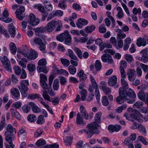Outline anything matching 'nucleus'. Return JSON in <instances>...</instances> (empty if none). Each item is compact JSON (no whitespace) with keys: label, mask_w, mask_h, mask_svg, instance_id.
I'll return each instance as SVG.
<instances>
[{"label":"nucleus","mask_w":148,"mask_h":148,"mask_svg":"<svg viewBox=\"0 0 148 148\" xmlns=\"http://www.w3.org/2000/svg\"><path fill=\"white\" fill-rule=\"evenodd\" d=\"M102 65L100 62L98 60H96L95 62V67L97 71H99L101 69Z\"/></svg>","instance_id":"54"},{"label":"nucleus","mask_w":148,"mask_h":148,"mask_svg":"<svg viewBox=\"0 0 148 148\" xmlns=\"http://www.w3.org/2000/svg\"><path fill=\"white\" fill-rule=\"evenodd\" d=\"M22 49L20 51V53L25 57L29 53V49L28 46L27 45H23L22 47Z\"/></svg>","instance_id":"25"},{"label":"nucleus","mask_w":148,"mask_h":148,"mask_svg":"<svg viewBox=\"0 0 148 148\" xmlns=\"http://www.w3.org/2000/svg\"><path fill=\"white\" fill-rule=\"evenodd\" d=\"M102 88L106 95H107L111 92V88L105 86H102Z\"/></svg>","instance_id":"48"},{"label":"nucleus","mask_w":148,"mask_h":148,"mask_svg":"<svg viewBox=\"0 0 148 148\" xmlns=\"http://www.w3.org/2000/svg\"><path fill=\"white\" fill-rule=\"evenodd\" d=\"M121 4L122 6L127 15L128 16H130V11L126 5L123 2Z\"/></svg>","instance_id":"60"},{"label":"nucleus","mask_w":148,"mask_h":148,"mask_svg":"<svg viewBox=\"0 0 148 148\" xmlns=\"http://www.w3.org/2000/svg\"><path fill=\"white\" fill-rule=\"evenodd\" d=\"M121 127L119 125H110L108 127L109 131L110 132H113L114 131L117 132L121 129Z\"/></svg>","instance_id":"24"},{"label":"nucleus","mask_w":148,"mask_h":148,"mask_svg":"<svg viewBox=\"0 0 148 148\" xmlns=\"http://www.w3.org/2000/svg\"><path fill=\"white\" fill-rule=\"evenodd\" d=\"M11 93L12 95V98L16 100L19 99L20 94L18 89L16 88L11 89L10 90Z\"/></svg>","instance_id":"17"},{"label":"nucleus","mask_w":148,"mask_h":148,"mask_svg":"<svg viewBox=\"0 0 148 148\" xmlns=\"http://www.w3.org/2000/svg\"><path fill=\"white\" fill-rule=\"evenodd\" d=\"M80 115L86 119L88 120V114L87 112L84 107L82 105L80 106L79 108Z\"/></svg>","instance_id":"19"},{"label":"nucleus","mask_w":148,"mask_h":148,"mask_svg":"<svg viewBox=\"0 0 148 148\" xmlns=\"http://www.w3.org/2000/svg\"><path fill=\"white\" fill-rule=\"evenodd\" d=\"M81 95V100L84 101L86 100V97L87 95V91L86 90L83 89L80 93Z\"/></svg>","instance_id":"33"},{"label":"nucleus","mask_w":148,"mask_h":148,"mask_svg":"<svg viewBox=\"0 0 148 148\" xmlns=\"http://www.w3.org/2000/svg\"><path fill=\"white\" fill-rule=\"evenodd\" d=\"M74 50L78 56L80 58H82V55L81 50L77 47H75Z\"/></svg>","instance_id":"59"},{"label":"nucleus","mask_w":148,"mask_h":148,"mask_svg":"<svg viewBox=\"0 0 148 148\" xmlns=\"http://www.w3.org/2000/svg\"><path fill=\"white\" fill-rule=\"evenodd\" d=\"M28 102L27 104L24 105L22 108V109L24 112L27 113L28 112L31 110L30 106Z\"/></svg>","instance_id":"47"},{"label":"nucleus","mask_w":148,"mask_h":148,"mask_svg":"<svg viewBox=\"0 0 148 148\" xmlns=\"http://www.w3.org/2000/svg\"><path fill=\"white\" fill-rule=\"evenodd\" d=\"M68 51L69 56V57L72 60H77L78 58L74 54L73 51L71 49H68Z\"/></svg>","instance_id":"37"},{"label":"nucleus","mask_w":148,"mask_h":148,"mask_svg":"<svg viewBox=\"0 0 148 148\" xmlns=\"http://www.w3.org/2000/svg\"><path fill=\"white\" fill-rule=\"evenodd\" d=\"M102 61L109 64H111L113 62L112 57L108 54H104L101 57Z\"/></svg>","instance_id":"16"},{"label":"nucleus","mask_w":148,"mask_h":148,"mask_svg":"<svg viewBox=\"0 0 148 148\" xmlns=\"http://www.w3.org/2000/svg\"><path fill=\"white\" fill-rule=\"evenodd\" d=\"M56 69L57 72L60 74H62L65 76H68L69 74L68 72L65 70L62 69L58 70L57 68H56Z\"/></svg>","instance_id":"50"},{"label":"nucleus","mask_w":148,"mask_h":148,"mask_svg":"<svg viewBox=\"0 0 148 148\" xmlns=\"http://www.w3.org/2000/svg\"><path fill=\"white\" fill-rule=\"evenodd\" d=\"M138 96V98L141 100L145 102V103L148 106V94L142 90H140L139 92Z\"/></svg>","instance_id":"12"},{"label":"nucleus","mask_w":148,"mask_h":148,"mask_svg":"<svg viewBox=\"0 0 148 148\" xmlns=\"http://www.w3.org/2000/svg\"><path fill=\"white\" fill-rule=\"evenodd\" d=\"M132 13L135 15H136L137 14H140L141 13V10L140 8L137 9L136 8H134L132 10Z\"/></svg>","instance_id":"63"},{"label":"nucleus","mask_w":148,"mask_h":148,"mask_svg":"<svg viewBox=\"0 0 148 148\" xmlns=\"http://www.w3.org/2000/svg\"><path fill=\"white\" fill-rule=\"evenodd\" d=\"M5 123V116H2L0 123V131L3 128Z\"/></svg>","instance_id":"53"},{"label":"nucleus","mask_w":148,"mask_h":148,"mask_svg":"<svg viewBox=\"0 0 148 148\" xmlns=\"http://www.w3.org/2000/svg\"><path fill=\"white\" fill-rule=\"evenodd\" d=\"M131 41V39L129 37L126 38L124 40V46L123 47L124 50H126L128 49Z\"/></svg>","instance_id":"32"},{"label":"nucleus","mask_w":148,"mask_h":148,"mask_svg":"<svg viewBox=\"0 0 148 148\" xmlns=\"http://www.w3.org/2000/svg\"><path fill=\"white\" fill-rule=\"evenodd\" d=\"M122 88H120L119 89V95L116 98V101L118 104H121L126 101L127 97H126V93L125 91L123 90Z\"/></svg>","instance_id":"6"},{"label":"nucleus","mask_w":148,"mask_h":148,"mask_svg":"<svg viewBox=\"0 0 148 148\" xmlns=\"http://www.w3.org/2000/svg\"><path fill=\"white\" fill-rule=\"evenodd\" d=\"M42 95L43 98L46 100H47L49 101L52 102L53 105H57L59 103V99L58 97H55L53 100H52V99H51V97L49 95L47 90L42 91Z\"/></svg>","instance_id":"7"},{"label":"nucleus","mask_w":148,"mask_h":148,"mask_svg":"<svg viewBox=\"0 0 148 148\" xmlns=\"http://www.w3.org/2000/svg\"><path fill=\"white\" fill-rule=\"evenodd\" d=\"M108 85L110 86H115L116 88L119 87L117 83V78L116 76L114 75L110 77L108 81Z\"/></svg>","instance_id":"11"},{"label":"nucleus","mask_w":148,"mask_h":148,"mask_svg":"<svg viewBox=\"0 0 148 148\" xmlns=\"http://www.w3.org/2000/svg\"><path fill=\"white\" fill-rule=\"evenodd\" d=\"M56 27V21L52 20L49 22L46 25L47 31L51 33L53 32Z\"/></svg>","instance_id":"13"},{"label":"nucleus","mask_w":148,"mask_h":148,"mask_svg":"<svg viewBox=\"0 0 148 148\" xmlns=\"http://www.w3.org/2000/svg\"><path fill=\"white\" fill-rule=\"evenodd\" d=\"M56 39L60 42H63L64 41L65 44L67 45H70L71 44V37L68 30H65L64 33L57 35Z\"/></svg>","instance_id":"3"},{"label":"nucleus","mask_w":148,"mask_h":148,"mask_svg":"<svg viewBox=\"0 0 148 148\" xmlns=\"http://www.w3.org/2000/svg\"><path fill=\"white\" fill-rule=\"evenodd\" d=\"M58 7L63 10L66 9L67 6L65 2L60 1L58 3Z\"/></svg>","instance_id":"55"},{"label":"nucleus","mask_w":148,"mask_h":148,"mask_svg":"<svg viewBox=\"0 0 148 148\" xmlns=\"http://www.w3.org/2000/svg\"><path fill=\"white\" fill-rule=\"evenodd\" d=\"M27 118L28 121L31 123L35 122L37 119L36 116L34 114L29 115Z\"/></svg>","instance_id":"42"},{"label":"nucleus","mask_w":148,"mask_h":148,"mask_svg":"<svg viewBox=\"0 0 148 148\" xmlns=\"http://www.w3.org/2000/svg\"><path fill=\"white\" fill-rule=\"evenodd\" d=\"M34 8H37L40 12H44L45 9L44 8L40 5L35 4L34 6Z\"/></svg>","instance_id":"57"},{"label":"nucleus","mask_w":148,"mask_h":148,"mask_svg":"<svg viewBox=\"0 0 148 148\" xmlns=\"http://www.w3.org/2000/svg\"><path fill=\"white\" fill-rule=\"evenodd\" d=\"M88 23V21L83 18L79 19L77 23V27L79 28H81L83 26L86 25Z\"/></svg>","instance_id":"22"},{"label":"nucleus","mask_w":148,"mask_h":148,"mask_svg":"<svg viewBox=\"0 0 148 148\" xmlns=\"http://www.w3.org/2000/svg\"><path fill=\"white\" fill-rule=\"evenodd\" d=\"M46 144V142L45 140L42 139L38 140L36 143V144L38 147L42 146Z\"/></svg>","instance_id":"52"},{"label":"nucleus","mask_w":148,"mask_h":148,"mask_svg":"<svg viewBox=\"0 0 148 148\" xmlns=\"http://www.w3.org/2000/svg\"><path fill=\"white\" fill-rule=\"evenodd\" d=\"M121 82L123 87L121 88H122L124 89H126L128 88L129 86L128 84L125 79L124 78H122L121 79Z\"/></svg>","instance_id":"45"},{"label":"nucleus","mask_w":148,"mask_h":148,"mask_svg":"<svg viewBox=\"0 0 148 148\" xmlns=\"http://www.w3.org/2000/svg\"><path fill=\"white\" fill-rule=\"evenodd\" d=\"M0 60L6 71H11L12 70L10 61L5 56L1 57Z\"/></svg>","instance_id":"8"},{"label":"nucleus","mask_w":148,"mask_h":148,"mask_svg":"<svg viewBox=\"0 0 148 148\" xmlns=\"http://www.w3.org/2000/svg\"><path fill=\"white\" fill-rule=\"evenodd\" d=\"M38 57L37 52L35 50L32 49L30 50V53L27 56L26 58L30 60H34L37 58Z\"/></svg>","instance_id":"18"},{"label":"nucleus","mask_w":148,"mask_h":148,"mask_svg":"<svg viewBox=\"0 0 148 148\" xmlns=\"http://www.w3.org/2000/svg\"><path fill=\"white\" fill-rule=\"evenodd\" d=\"M10 112L11 115L14 117L16 118L18 120H20L21 119V117L20 115L16 110L13 108H12L10 110Z\"/></svg>","instance_id":"30"},{"label":"nucleus","mask_w":148,"mask_h":148,"mask_svg":"<svg viewBox=\"0 0 148 148\" xmlns=\"http://www.w3.org/2000/svg\"><path fill=\"white\" fill-rule=\"evenodd\" d=\"M118 13L116 15L117 17L119 19L122 18L124 16V13L121 8L118 6L116 8Z\"/></svg>","instance_id":"31"},{"label":"nucleus","mask_w":148,"mask_h":148,"mask_svg":"<svg viewBox=\"0 0 148 148\" xmlns=\"http://www.w3.org/2000/svg\"><path fill=\"white\" fill-rule=\"evenodd\" d=\"M60 60L63 66L66 67H68L70 64L69 61L66 59L61 58Z\"/></svg>","instance_id":"44"},{"label":"nucleus","mask_w":148,"mask_h":148,"mask_svg":"<svg viewBox=\"0 0 148 148\" xmlns=\"http://www.w3.org/2000/svg\"><path fill=\"white\" fill-rule=\"evenodd\" d=\"M40 20L38 18H36L35 15L32 13L29 14V17L28 23L33 26H35L39 23Z\"/></svg>","instance_id":"10"},{"label":"nucleus","mask_w":148,"mask_h":148,"mask_svg":"<svg viewBox=\"0 0 148 148\" xmlns=\"http://www.w3.org/2000/svg\"><path fill=\"white\" fill-rule=\"evenodd\" d=\"M76 123L78 125H83L84 124L83 117H82L79 112H78L77 114Z\"/></svg>","instance_id":"28"},{"label":"nucleus","mask_w":148,"mask_h":148,"mask_svg":"<svg viewBox=\"0 0 148 148\" xmlns=\"http://www.w3.org/2000/svg\"><path fill=\"white\" fill-rule=\"evenodd\" d=\"M14 69L15 73L17 75H19L21 72V69L17 66H14Z\"/></svg>","instance_id":"58"},{"label":"nucleus","mask_w":148,"mask_h":148,"mask_svg":"<svg viewBox=\"0 0 148 148\" xmlns=\"http://www.w3.org/2000/svg\"><path fill=\"white\" fill-rule=\"evenodd\" d=\"M68 69V71L70 74L74 75L76 73V69L74 66L70 65L69 66Z\"/></svg>","instance_id":"51"},{"label":"nucleus","mask_w":148,"mask_h":148,"mask_svg":"<svg viewBox=\"0 0 148 148\" xmlns=\"http://www.w3.org/2000/svg\"><path fill=\"white\" fill-rule=\"evenodd\" d=\"M27 69L29 72H32L36 70L35 65L32 63H29L27 66Z\"/></svg>","instance_id":"49"},{"label":"nucleus","mask_w":148,"mask_h":148,"mask_svg":"<svg viewBox=\"0 0 148 148\" xmlns=\"http://www.w3.org/2000/svg\"><path fill=\"white\" fill-rule=\"evenodd\" d=\"M73 138L71 136L66 137L64 138V140L65 145H70L72 143Z\"/></svg>","instance_id":"40"},{"label":"nucleus","mask_w":148,"mask_h":148,"mask_svg":"<svg viewBox=\"0 0 148 148\" xmlns=\"http://www.w3.org/2000/svg\"><path fill=\"white\" fill-rule=\"evenodd\" d=\"M116 48H121L123 46V41L121 39L118 40V41H116V43L113 45Z\"/></svg>","instance_id":"39"},{"label":"nucleus","mask_w":148,"mask_h":148,"mask_svg":"<svg viewBox=\"0 0 148 148\" xmlns=\"http://www.w3.org/2000/svg\"><path fill=\"white\" fill-rule=\"evenodd\" d=\"M142 54L141 60L144 63H146L148 61V50L146 48L142 50L140 52Z\"/></svg>","instance_id":"15"},{"label":"nucleus","mask_w":148,"mask_h":148,"mask_svg":"<svg viewBox=\"0 0 148 148\" xmlns=\"http://www.w3.org/2000/svg\"><path fill=\"white\" fill-rule=\"evenodd\" d=\"M55 30L56 32H59L61 31L63 28V23L62 21L58 20L56 21V26Z\"/></svg>","instance_id":"29"},{"label":"nucleus","mask_w":148,"mask_h":148,"mask_svg":"<svg viewBox=\"0 0 148 148\" xmlns=\"http://www.w3.org/2000/svg\"><path fill=\"white\" fill-rule=\"evenodd\" d=\"M123 89L122 91H125L126 93V97L127 96L133 98H134L136 97V94L134 91L132 89L130 88L129 90V91L127 92L126 91V89H124L123 88Z\"/></svg>","instance_id":"27"},{"label":"nucleus","mask_w":148,"mask_h":148,"mask_svg":"<svg viewBox=\"0 0 148 148\" xmlns=\"http://www.w3.org/2000/svg\"><path fill=\"white\" fill-rule=\"evenodd\" d=\"M39 95L36 93L29 94L28 95V98L32 99H34L36 98H39Z\"/></svg>","instance_id":"62"},{"label":"nucleus","mask_w":148,"mask_h":148,"mask_svg":"<svg viewBox=\"0 0 148 148\" xmlns=\"http://www.w3.org/2000/svg\"><path fill=\"white\" fill-rule=\"evenodd\" d=\"M47 64L46 60L45 58H42L39 60L38 62V66L37 69L38 72H43L47 73V71L46 68V65Z\"/></svg>","instance_id":"5"},{"label":"nucleus","mask_w":148,"mask_h":148,"mask_svg":"<svg viewBox=\"0 0 148 148\" xmlns=\"http://www.w3.org/2000/svg\"><path fill=\"white\" fill-rule=\"evenodd\" d=\"M127 74L128 75V79L130 82H133L135 79L136 74L135 70L129 69Z\"/></svg>","instance_id":"14"},{"label":"nucleus","mask_w":148,"mask_h":148,"mask_svg":"<svg viewBox=\"0 0 148 148\" xmlns=\"http://www.w3.org/2000/svg\"><path fill=\"white\" fill-rule=\"evenodd\" d=\"M54 79L53 75H51L49 77V83L48 88V92L49 95L51 97H54L56 95V92H54L51 89V85L53 80Z\"/></svg>","instance_id":"9"},{"label":"nucleus","mask_w":148,"mask_h":148,"mask_svg":"<svg viewBox=\"0 0 148 148\" xmlns=\"http://www.w3.org/2000/svg\"><path fill=\"white\" fill-rule=\"evenodd\" d=\"M0 20L7 23H10L12 21V19L11 18H0Z\"/></svg>","instance_id":"64"},{"label":"nucleus","mask_w":148,"mask_h":148,"mask_svg":"<svg viewBox=\"0 0 148 148\" xmlns=\"http://www.w3.org/2000/svg\"><path fill=\"white\" fill-rule=\"evenodd\" d=\"M45 121V120L44 116L42 115H40L37 118L36 122L38 124H40L44 123Z\"/></svg>","instance_id":"46"},{"label":"nucleus","mask_w":148,"mask_h":148,"mask_svg":"<svg viewBox=\"0 0 148 148\" xmlns=\"http://www.w3.org/2000/svg\"><path fill=\"white\" fill-rule=\"evenodd\" d=\"M147 39L144 38H138L137 40L136 44L138 46L140 47L141 46H145L146 45Z\"/></svg>","instance_id":"26"},{"label":"nucleus","mask_w":148,"mask_h":148,"mask_svg":"<svg viewBox=\"0 0 148 148\" xmlns=\"http://www.w3.org/2000/svg\"><path fill=\"white\" fill-rule=\"evenodd\" d=\"M101 103L102 105L104 106H106L108 105L109 102L106 96H104L102 97Z\"/></svg>","instance_id":"38"},{"label":"nucleus","mask_w":148,"mask_h":148,"mask_svg":"<svg viewBox=\"0 0 148 148\" xmlns=\"http://www.w3.org/2000/svg\"><path fill=\"white\" fill-rule=\"evenodd\" d=\"M9 47L11 53L13 55L15 54L17 50L15 44L14 43L11 42L10 44Z\"/></svg>","instance_id":"35"},{"label":"nucleus","mask_w":148,"mask_h":148,"mask_svg":"<svg viewBox=\"0 0 148 148\" xmlns=\"http://www.w3.org/2000/svg\"><path fill=\"white\" fill-rule=\"evenodd\" d=\"M101 114L102 113L100 112H98L96 114L94 117V120L95 121L94 122H95L96 123H96H100Z\"/></svg>","instance_id":"34"},{"label":"nucleus","mask_w":148,"mask_h":148,"mask_svg":"<svg viewBox=\"0 0 148 148\" xmlns=\"http://www.w3.org/2000/svg\"><path fill=\"white\" fill-rule=\"evenodd\" d=\"M138 131L144 135H146V131L145 127L142 125L139 124L138 126Z\"/></svg>","instance_id":"43"},{"label":"nucleus","mask_w":148,"mask_h":148,"mask_svg":"<svg viewBox=\"0 0 148 148\" xmlns=\"http://www.w3.org/2000/svg\"><path fill=\"white\" fill-rule=\"evenodd\" d=\"M99 126L98 124L95 122H93L87 125L86 127L88 129V130L82 129L79 130L78 133L79 134H82L85 133L87 134L88 138H90L94 134H97L99 133V132L97 129Z\"/></svg>","instance_id":"1"},{"label":"nucleus","mask_w":148,"mask_h":148,"mask_svg":"<svg viewBox=\"0 0 148 148\" xmlns=\"http://www.w3.org/2000/svg\"><path fill=\"white\" fill-rule=\"evenodd\" d=\"M29 85L28 80H22L20 83V85L18 87L23 97H27V91L29 89L28 86Z\"/></svg>","instance_id":"4"},{"label":"nucleus","mask_w":148,"mask_h":148,"mask_svg":"<svg viewBox=\"0 0 148 148\" xmlns=\"http://www.w3.org/2000/svg\"><path fill=\"white\" fill-rule=\"evenodd\" d=\"M143 106V103L141 101L136 102L133 105L134 108H141Z\"/></svg>","instance_id":"61"},{"label":"nucleus","mask_w":148,"mask_h":148,"mask_svg":"<svg viewBox=\"0 0 148 148\" xmlns=\"http://www.w3.org/2000/svg\"><path fill=\"white\" fill-rule=\"evenodd\" d=\"M95 29V26L94 25L87 26L85 28L84 30L87 33H91L94 31Z\"/></svg>","instance_id":"36"},{"label":"nucleus","mask_w":148,"mask_h":148,"mask_svg":"<svg viewBox=\"0 0 148 148\" xmlns=\"http://www.w3.org/2000/svg\"><path fill=\"white\" fill-rule=\"evenodd\" d=\"M77 76L79 78L80 81H84L87 78V75L84 73L83 70H81L77 73Z\"/></svg>","instance_id":"23"},{"label":"nucleus","mask_w":148,"mask_h":148,"mask_svg":"<svg viewBox=\"0 0 148 148\" xmlns=\"http://www.w3.org/2000/svg\"><path fill=\"white\" fill-rule=\"evenodd\" d=\"M125 59L129 63H130L132 62L133 60V58L132 56L129 54H125Z\"/></svg>","instance_id":"56"},{"label":"nucleus","mask_w":148,"mask_h":148,"mask_svg":"<svg viewBox=\"0 0 148 148\" xmlns=\"http://www.w3.org/2000/svg\"><path fill=\"white\" fill-rule=\"evenodd\" d=\"M29 104L32 107V111L34 113H38L41 111L40 108L32 102H29Z\"/></svg>","instance_id":"21"},{"label":"nucleus","mask_w":148,"mask_h":148,"mask_svg":"<svg viewBox=\"0 0 148 148\" xmlns=\"http://www.w3.org/2000/svg\"><path fill=\"white\" fill-rule=\"evenodd\" d=\"M53 88L54 90L57 91L59 88V80L58 79H54L53 84Z\"/></svg>","instance_id":"41"},{"label":"nucleus","mask_w":148,"mask_h":148,"mask_svg":"<svg viewBox=\"0 0 148 148\" xmlns=\"http://www.w3.org/2000/svg\"><path fill=\"white\" fill-rule=\"evenodd\" d=\"M14 132L15 134L16 133V129L11 125L8 124L7 127L6 131L5 133V139L6 141L10 144L14 139V136L13 134Z\"/></svg>","instance_id":"2"},{"label":"nucleus","mask_w":148,"mask_h":148,"mask_svg":"<svg viewBox=\"0 0 148 148\" xmlns=\"http://www.w3.org/2000/svg\"><path fill=\"white\" fill-rule=\"evenodd\" d=\"M8 32L11 36L12 38L14 37L16 34V27L12 24L8 25Z\"/></svg>","instance_id":"20"}]
</instances>
